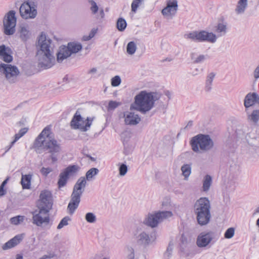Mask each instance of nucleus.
Segmentation results:
<instances>
[{
	"label": "nucleus",
	"instance_id": "obj_1",
	"mask_svg": "<svg viewBox=\"0 0 259 259\" xmlns=\"http://www.w3.org/2000/svg\"><path fill=\"white\" fill-rule=\"evenodd\" d=\"M33 148L37 153L41 154L45 151L50 153L52 163L58 160L57 155L61 151V145L51 136V128L46 127L33 143Z\"/></svg>",
	"mask_w": 259,
	"mask_h": 259
},
{
	"label": "nucleus",
	"instance_id": "obj_2",
	"mask_svg": "<svg viewBox=\"0 0 259 259\" xmlns=\"http://www.w3.org/2000/svg\"><path fill=\"white\" fill-rule=\"evenodd\" d=\"M52 205L51 193L47 190L42 191L37 204L38 210L32 212V224L42 228H50L51 224H50L49 212L52 209Z\"/></svg>",
	"mask_w": 259,
	"mask_h": 259
},
{
	"label": "nucleus",
	"instance_id": "obj_3",
	"mask_svg": "<svg viewBox=\"0 0 259 259\" xmlns=\"http://www.w3.org/2000/svg\"><path fill=\"white\" fill-rule=\"evenodd\" d=\"M99 171L98 168H92L86 172L85 177H81L78 179L74 186L71 199L67 206L68 213L70 214H73L79 205L81 196L84 191L87 184V180H92L94 176L98 174Z\"/></svg>",
	"mask_w": 259,
	"mask_h": 259
},
{
	"label": "nucleus",
	"instance_id": "obj_4",
	"mask_svg": "<svg viewBox=\"0 0 259 259\" xmlns=\"http://www.w3.org/2000/svg\"><path fill=\"white\" fill-rule=\"evenodd\" d=\"M161 96L157 92L142 91L135 97L134 103L131 105L130 109H134L142 114H146L153 108L155 102L160 98Z\"/></svg>",
	"mask_w": 259,
	"mask_h": 259
},
{
	"label": "nucleus",
	"instance_id": "obj_5",
	"mask_svg": "<svg viewBox=\"0 0 259 259\" xmlns=\"http://www.w3.org/2000/svg\"><path fill=\"white\" fill-rule=\"evenodd\" d=\"M210 202L207 197H201L196 201L193 206V211L198 224L200 226L208 224L211 220Z\"/></svg>",
	"mask_w": 259,
	"mask_h": 259
},
{
	"label": "nucleus",
	"instance_id": "obj_6",
	"mask_svg": "<svg viewBox=\"0 0 259 259\" xmlns=\"http://www.w3.org/2000/svg\"><path fill=\"white\" fill-rule=\"evenodd\" d=\"M192 150L195 152L208 151L214 146L212 140L208 135L199 134L194 137L191 140Z\"/></svg>",
	"mask_w": 259,
	"mask_h": 259
},
{
	"label": "nucleus",
	"instance_id": "obj_7",
	"mask_svg": "<svg viewBox=\"0 0 259 259\" xmlns=\"http://www.w3.org/2000/svg\"><path fill=\"white\" fill-rule=\"evenodd\" d=\"M185 38L194 42L207 41L214 43L217 40L215 34L205 30L193 31L184 35Z\"/></svg>",
	"mask_w": 259,
	"mask_h": 259
},
{
	"label": "nucleus",
	"instance_id": "obj_8",
	"mask_svg": "<svg viewBox=\"0 0 259 259\" xmlns=\"http://www.w3.org/2000/svg\"><path fill=\"white\" fill-rule=\"evenodd\" d=\"M170 211H158L152 213H149L145 218L144 222L151 228H155L164 220L172 216Z\"/></svg>",
	"mask_w": 259,
	"mask_h": 259
},
{
	"label": "nucleus",
	"instance_id": "obj_9",
	"mask_svg": "<svg viewBox=\"0 0 259 259\" xmlns=\"http://www.w3.org/2000/svg\"><path fill=\"white\" fill-rule=\"evenodd\" d=\"M81 49L82 46L80 44L74 42L68 43L67 47L64 46L61 47L57 54L58 62L61 63L65 59L70 56L72 54L78 52Z\"/></svg>",
	"mask_w": 259,
	"mask_h": 259
},
{
	"label": "nucleus",
	"instance_id": "obj_10",
	"mask_svg": "<svg viewBox=\"0 0 259 259\" xmlns=\"http://www.w3.org/2000/svg\"><path fill=\"white\" fill-rule=\"evenodd\" d=\"M134 236L137 243L144 246H147L155 241L157 237L155 231L150 232L147 229L143 231L137 230L134 234Z\"/></svg>",
	"mask_w": 259,
	"mask_h": 259
},
{
	"label": "nucleus",
	"instance_id": "obj_11",
	"mask_svg": "<svg viewBox=\"0 0 259 259\" xmlns=\"http://www.w3.org/2000/svg\"><path fill=\"white\" fill-rule=\"evenodd\" d=\"M14 10L9 11L3 19V32L7 35H13L15 32L17 18Z\"/></svg>",
	"mask_w": 259,
	"mask_h": 259
},
{
	"label": "nucleus",
	"instance_id": "obj_12",
	"mask_svg": "<svg viewBox=\"0 0 259 259\" xmlns=\"http://www.w3.org/2000/svg\"><path fill=\"white\" fill-rule=\"evenodd\" d=\"M36 8V5L34 2L26 0L20 7V16L24 19H34L37 14Z\"/></svg>",
	"mask_w": 259,
	"mask_h": 259
},
{
	"label": "nucleus",
	"instance_id": "obj_13",
	"mask_svg": "<svg viewBox=\"0 0 259 259\" xmlns=\"http://www.w3.org/2000/svg\"><path fill=\"white\" fill-rule=\"evenodd\" d=\"M77 111L74 115L70 125L74 129H79L82 132L88 131L90 127L93 118L88 117L85 120L80 114H78Z\"/></svg>",
	"mask_w": 259,
	"mask_h": 259
},
{
	"label": "nucleus",
	"instance_id": "obj_14",
	"mask_svg": "<svg viewBox=\"0 0 259 259\" xmlns=\"http://www.w3.org/2000/svg\"><path fill=\"white\" fill-rule=\"evenodd\" d=\"M37 47L40 49L37 53L53 54L54 45L52 40L43 32L38 38Z\"/></svg>",
	"mask_w": 259,
	"mask_h": 259
},
{
	"label": "nucleus",
	"instance_id": "obj_15",
	"mask_svg": "<svg viewBox=\"0 0 259 259\" xmlns=\"http://www.w3.org/2000/svg\"><path fill=\"white\" fill-rule=\"evenodd\" d=\"M0 72L5 75L9 82L12 83L19 74V70L16 66L4 63L0 64Z\"/></svg>",
	"mask_w": 259,
	"mask_h": 259
},
{
	"label": "nucleus",
	"instance_id": "obj_16",
	"mask_svg": "<svg viewBox=\"0 0 259 259\" xmlns=\"http://www.w3.org/2000/svg\"><path fill=\"white\" fill-rule=\"evenodd\" d=\"M77 165H73L68 166L62 171L59 176L58 186L59 188L64 187L70 176L74 174L78 170Z\"/></svg>",
	"mask_w": 259,
	"mask_h": 259
},
{
	"label": "nucleus",
	"instance_id": "obj_17",
	"mask_svg": "<svg viewBox=\"0 0 259 259\" xmlns=\"http://www.w3.org/2000/svg\"><path fill=\"white\" fill-rule=\"evenodd\" d=\"M215 234L212 231L201 232L197 237L196 244L199 247H205L213 243Z\"/></svg>",
	"mask_w": 259,
	"mask_h": 259
},
{
	"label": "nucleus",
	"instance_id": "obj_18",
	"mask_svg": "<svg viewBox=\"0 0 259 259\" xmlns=\"http://www.w3.org/2000/svg\"><path fill=\"white\" fill-rule=\"evenodd\" d=\"M178 10L177 0H166V6L162 11V15L168 18H172Z\"/></svg>",
	"mask_w": 259,
	"mask_h": 259
},
{
	"label": "nucleus",
	"instance_id": "obj_19",
	"mask_svg": "<svg viewBox=\"0 0 259 259\" xmlns=\"http://www.w3.org/2000/svg\"><path fill=\"white\" fill-rule=\"evenodd\" d=\"M38 65L45 69L51 68L54 64L55 57L53 54L37 53Z\"/></svg>",
	"mask_w": 259,
	"mask_h": 259
},
{
	"label": "nucleus",
	"instance_id": "obj_20",
	"mask_svg": "<svg viewBox=\"0 0 259 259\" xmlns=\"http://www.w3.org/2000/svg\"><path fill=\"white\" fill-rule=\"evenodd\" d=\"M257 104L259 106V95L256 93H249L245 97L244 99V105L245 107V111L248 109Z\"/></svg>",
	"mask_w": 259,
	"mask_h": 259
},
{
	"label": "nucleus",
	"instance_id": "obj_21",
	"mask_svg": "<svg viewBox=\"0 0 259 259\" xmlns=\"http://www.w3.org/2000/svg\"><path fill=\"white\" fill-rule=\"evenodd\" d=\"M124 122L126 125H135L138 124L141 121V118L138 114L133 112L126 111L123 113Z\"/></svg>",
	"mask_w": 259,
	"mask_h": 259
},
{
	"label": "nucleus",
	"instance_id": "obj_22",
	"mask_svg": "<svg viewBox=\"0 0 259 259\" xmlns=\"http://www.w3.org/2000/svg\"><path fill=\"white\" fill-rule=\"evenodd\" d=\"M245 142H244L246 146H248L249 148L256 149L259 147V130L257 131L255 135L251 134L248 136V138L246 137Z\"/></svg>",
	"mask_w": 259,
	"mask_h": 259
},
{
	"label": "nucleus",
	"instance_id": "obj_23",
	"mask_svg": "<svg viewBox=\"0 0 259 259\" xmlns=\"http://www.w3.org/2000/svg\"><path fill=\"white\" fill-rule=\"evenodd\" d=\"M227 32V23L225 21L219 22L215 27V32L217 37H221L226 35Z\"/></svg>",
	"mask_w": 259,
	"mask_h": 259
},
{
	"label": "nucleus",
	"instance_id": "obj_24",
	"mask_svg": "<svg viewBox=\"0 0 259 259\" xmlns=\"http://www.w3.org/2000/svg\"><path fill=\"white\" fill-rule=\"evenodd\" d=\"M89 2L91 6V8H90V10L92 12V13L94 15H95L97 13V12L99 11V14L97 15V19H100V20L102 19L104 17V16H105L103 9V8L99 9L98 6H97L96 3L93 0H90V1H89Z\"/></svg>",
	"mask_w": 259,
	"mask_h": 259
},
{
	"label": "nucleus",
	"instance_id": "obj_25",
	"mask_svg": "<svg viewBox=\"0 0 259 259\" xmlns=\"http://www.w3.org/2000/svg\"><path fill=\"white\" fill-rule=\"evenodd\" d=\"M22 239L21 235H16L14 238L8 241L4 244L2 248L3 250H7L8 249L14 247L18 244Z\"/></svg>",
	"mask_w": 259,
	"mask_h": 259
},
{
	"label": "nucleus",
	"instance_id": "obj_26",
	"mask_svg": "<svg viewBox=\"0 0 259 259\" xmlns=\"http://www.w3.org/2000/svg\"><path fill=\"white\" fill-rule=\"evenodd\" d=\"M22 239L21 235H16L14 238L8 241L4 244L2 248L3 250H7L8 249L14 247L18 244Z\"/></svg>",
	"mask_w": 259,
	"mask_h": 259
},
{
	"label": "nucleus",
	"instance_id": "obj_27",
	"mask_svg": "<svg viewBox=\"0 0 259 259\" xmlns=\"http://www.w3.org/2000/svg\"><path fill=\"white\" fill-rule=\"evenodd\" d=\"M20 37L22 41L26 42L31 37V33L29 30L27 26L22 25L19 29Z\"/></svg>",
	"mask_w": 259,
	"mask_h": 259
},
{
	"label": "nucleus",
	"instance_id": "obj_28",
	"mask_svg": "<svg viewBox=\"0 0 259 259\" xmlns=\"http://www.w3.org/2000/svg\"><path fill=\"white\" fill-rule=\"evenodd\" d=\"M247 0H239L235 9L236 14L241 15L244 14L247 7Z\"/></svg>",
	"mask_w": 259,
	"mask_h": 259
},
{
	"label": "nucleus",
	"instance_id": "obj_29",
	"mask_svg": "<svg viewBox=\"0 0 259 259\" xmlns=\"http://www.w3.org/2000/svg\"><path fill=\"white\" fill-rule=\"evenodd\" d=\"M212 183V177L209 175H205L202 180V191L207 192L210 189Z\"/></svg>",
	"mask_w": 259,
	"mask_h": 259
},
{
	"label": "nucleus",
	"instance_id": "obj_30",
	"mask_svg": "<svg viewBox=\"0 0 259 259\" xmlns=\"http://www.w3.org/2000/svg\"><path fill=\"white\" fill-rule=\"evenodd\" d=\"M247 120L254 124L259 120V109L253 110L251 113L247 112Z\"/></svg>",
	"mask_w": 259,
	"mask_h": 259
},
{
	"label": "nucleus",
	"instance_id": "obj_31",
	"mask_svg": "<svg viewBox=\"0 0 259 259\" xmlns=\"http://www.w3.org/2000/svg\"><path fill=\"white\" fill-rule=\"evenodd\" d=\"M191 59L193 61V62L195 64L201 63L203 62L207 58V55H199L197 57H196V54L192 53L191 54Z\"/></svg>",
	"mask_w": 259,
	"mask_h": 259
},
{
	"label": "nucleus",
	"instance_id": "obj_32",
	"mask_svg": "<svg viewBox=\"0 0 259 259\" xmlns=\"http://www.w3.org/2000/svg\"><path fill=\"white\" fill-rule=\"evenodd\" d=\"M215 75V74L213 72H211L207 75L205 81V90L207 92H209L211 90L212 81Z\"/></svg>",
	"mask_w": 259,
	"mask_h": 259
},
{
	"label": "nucleus",
	"instance_id": "obj_33",
	"mask_svg": "<svg viewBox=\"0 0 259 259\" xmlns=\"http://www.w3.org/2000/svg\"><path fill=\"white\" fill-rule=\"evenodd\" d=\"M31 175H22L21 178V184L23 189H29L30 186Z\"/></svg>",
	"mask_w": 259,
	"mask_h": 259
},
{
	"label": "nucleus",
	"instance_id": "obj_34",
	"mask_svg": "<svg viewBox=\"0 0 259 259\" xmlns=\"http://www.w3.org/2000/svg\"><path fill=\"white\" fill-rule=\"evenodd\" d=\"M181 170L182 171L183 175L185 177V178H188L191 172V165L188 164H184L181 167Z\"/></svg>",
	"mask_w": 259,
	"mask_h": 259
},
{
	"label": "nucleus",
	"instance_id": "obj_35",
	"mask_svg": "<svg viewBox=\"0 0 259 259\" xmlns=\"http://www.w3.org/2000/svg\"><path fill=\"white\" fill-rule=\"evenodd\" d=\"M137 50V46L135 42L130 41L126 47L127 53L130 55H133Z\"/></svg>",
	"mask_w": 259,
	"mask_h": 259
},
{
	"label": "nucleus",
	"instance_id": "obj_36",
	"mask_svg": "<svg viewBox=\"0 0 259 259\" xmlns=\"http://www.w3.org/2000/svg\"><path fill=\"white\" fill-rule=\"evenodd\" d=\"M28 131V128L26 127L21 128L18 134L15 135V139L11 142V145H13L17 140L21 137L23 136ZM12 146H11V147Z\"/></svg>",
	"mask_w": 259,
	"mask_h": 259
},
{
	"label": "nucleus",
	"instance_id": "obj_37",
	"mask_svg": "<svg viewBox=\"0 0 259 259\" xmlns=\"http://www.w3.org/2000/svg\"><path fill=\"white\" fill-rule=\"evenodd\" d=\"M25 219L24 216L17 215L10 219V223L15 225H18L22 223Z\"/></svg>",
	"mask_w": 259,
	"mask_h": 259
},
{
	"label": "nucleus",
	"instance_id": "obj_38",
	"mask_svg": "<svg viewBox=\"0 0 259 259\" xmlns=\"http://www.w3.org/2000/svg\"><path fill=\"white\" fill-rule=\"evenodd\" d=\"M116 26L118 30L122 31L126 28V22L124 19L122 18H119L117 21Z\"/></svg>",
	"mask_w": 259,
	"mask_h": 259
},
{
	"label": "nucleus",
	"instance_id": "obj_39",
	"mask_svg": "<svg viewBox=\"0 0 259 259\" xmlns=\"http://www.w3.org/2000/svg\"><path fill=\"white\" fill-rule=\"evenodd\" d=\"M144 0H133L132 5H131V9L132 11L134 13H136L139 6L141 5Z\"/></svg>",
	"mask_w": 259,
	"mask_h": 259
},
{
	"label": "nucleus",
	"instance_id": "obj_40",
	"mask_svg": "<svg viewBox=\"0 0 259 259\" xmlns=\"http://www.w3.org/2000/svg\"><path fill=\"white\" fill-rule=\"evenodd\" d=\"M126 259L135 258V251L132 247L129 246L126 247Z\"/></svg>",
	"mask_w": 259,
	"mask_h": 259
},
{
	"label": "nucleus",
	"instance_id": "obj_41",
	"mask_svg": "<svg viewBox=\"0 0 259 259\" xmlns=\"http://www.w3.org/2000/svg\"><path fill=\"white\" fill-rule=\"evenodd\" d=\"M85 220L90 223H94L96 221V215L92 212H88L85 216Z\"/></svg>",
	"mask_w": 259,
	"mask_h": 259
},
{
	"label": "nucleus",
	"instance_id": "obj_42",
	"mask_svg": "<svg viewBox=\"0 0 259 259\" xmlns=\"http://www.w3.org/2000/svg\"><path fill=\"white\" fill-rule=\"evenodd\" d=\"M235 234V229L231 227L228 229L225 233L224 237L227 239L232 238Z\"/></svg>",
	"mask_w": 259,
	"mask_h": 259
},
{
	"label": "nucleus",
	"instance_id": "obj_43",
	"mask_svg": "<svg viewBox=\"0 0 259 259\" xmlns=\"http://www.w3.org/2000/svg\"><path fill=\"white\" fill-rule=\"evenodd\" d=\"M71 219L69 217H64L60 222L57 226L58 229H61L64 226H67L68 223V221H70Z\"/></svg>",
	"mask_w": 259,
	"mask_h": 259
},
{
	"label": "nucleus",
	"instance_id": "obj_44",
	"mask_svg": "<svg viewBox=\"0 0 259 259\" xmlns=\"http://www.w3.org/2000/svg\"><path fill=\"white\" fill-rule=\"evenodd\" d=\"M127 171V166L125 164H120L119 167V174L120 176H124L126 175Z\"/></svg>",
	"mask_w": 259,
	"mask_h": 259
},
{
	"label": "nucleus",
	"instance_id": "obj_45",
	"mask_svg": "<svg viewBox=\"0 0 259 259\" xmlns=\"http://www.w3.org/2000/svg\"><path fill=\"white\" fill-rule=\"evenodd\" d=\"M120 83L121 79L118 75L114 76L111 79V85L113 87H117L120 84Z\"/></svg>",
	"mask_w": 259,
	"mask_h": 259
},
{
	"label": "nucleus",
	"instance_id": "obj_46",
	"mask_svg": "<svg viewBox=\"0 0 259 259\" xmlns=\"http://www.w3.org/2000/svg\"><path fill=\"white\" fill-rule=\"evenodd\" d=\"M120 105V103L119 102H117L113 101H110L108 104V110H114L116 108H117L118 106H119Z\"/></svg>",
	"mask_w": 259,
	"mask_h": 259
},
{
	"label": "nucleus",
	"instance_id": "obj_47",
	"mask_svg": "<svg viewBox=\"0 0 259 259\" xmlns=\"http://www.w3.org/2000/svg\"><path fill=\"white\" fill-rule=\"evenodd\" d=\"M3 60L7 63H10L13 60V57L7 53L5 55L1 57Z\"/></svg>",
	"mask_w": 259,
	"mask_h": 259
},
{
	"label": "nucleus",
	"instance_id": "obj_48",
	"mask_svg": "<svg viewBox=\"0 0 259 259\" xmlns=\"http://www.w3.org/2000/svg\"><path fill=\"white\" fill-rule=\"evenodd\" d=\"M52 171V169L50 167H42L40 169V172L45 177H47L48 174Z\"/></svg>",
	"mask_w": 259,
	"mask_h": 259
},
{
	"label": "nucleus",
	"instance_id": "obj_49",
	"mask_svg": "<svg viewBox=\"0 0 259 259\" xmlns=\"http://www.w3.org/2000/svg\"><path fill=\"white\" fill-rule=\"evenodd\" d=\"M8 49H9L8 48H7L4 45L0 46V57H2L8 53L7 51Z\"/></svg>",
	"mask_w": 259,
	"mask_h": 259
},
{
	"label": "nucleus",
	"instance_id": "obj_50",
	"mask_svg": "<svg viewBox=\"0 0 259 259\" xmlns=\"http://www.w3.org/2000/svg\"><path fill=\"white\" fill-rule=\"evenodd\" d=\"M203 71V69H199L198 68H195L193 70H192L191 74L192 76H195L200 74Z\"/></svg>",
	"mask_w": 259,
	"mask_h": 259
},
{
	"label": "nucleus",
	"instance_id": "obj_51",
	"mask_svg": "<svg viewBox=\"0 0 259 259\" xmlns=\"http://www.w3.org/2000/svg\"><path fill=\"white\" fill-rule=\"evenodd\" d=\"M253 74L254 78L255 79V80L259 78V64L254 69Z\"/></svg>",
	"mask_w": 259,
	"mask_h": 259
},
{
	"label": "nucleus",
	"instance_id": "obj_52",
	"mask_svg": "<svg viewBox=\"0 0 259 259\" xmlns=\"http://www.w3.org/2000/svg\"><path fill=\"white\" fill-rule=\"evenodd\" d=\"M97 32V29L93 28L91 31L90 32L89 34L88 35L89 36V37L92 38L96 34Z\"/></svg>",
	"mask_w": 259,
	"mask_h": 259
},
{
	"label": "nucleus",
	"instance_id": "obj_53",
	"mask_svg": "<svg viewBox=\"0 0 259 259\" xmlns=\"http://www.w3.org/2000/svg\"><path fill=\"white\" fill-rule=\"evenodd\" d=\"M172 248L171 246L169 245V246L167 247L166 251L165 252V254L167 255L168 257H170L171 255V253L172 252Z\"/></svg>",
	"mask_w": 259,
	"mask_h": 259
},
{
	"label": "nucleus",
	"instance_id": "obj_54",
	"mask_svg": "<svg viewBox=\"0 0 259 259\" xmlns=\"http://www.w3.org/2000/svg\"><path fill=\"white\" fill-rule=\"evenodd\" d=\"M4 187L0 186V197L4 196L6 194V190L4 189Z\"/></svg>",
	"mask_w": 259,
	"mask_h": 259
},
{
	"label": "nucleus",
	"instance_id": "obj_55",
	"mask_svg": "<svg viewBox=\"0 0 259 259\" xmlns=\"http://www.w3.org/2000/svg\"><path fill=\"white\" fill-rule=\"evenodd\" d=\"M242 129H239V128H238L236 131V135L237 136H238V138H240L242 137V136H244V133H243V134H241L240 133V132L241 131Z\"/></svg>",
	"mask_w": 259,
	"mask_h": 259
},
{
	"label": "nucleus",
	"instance_id": "obj_56",
	"mask_svg": "<svg viewBox=\"0 0 259 259\" xmlns=\"http://www.w3.org/2000/svg\"><path fill=\"white\" fill-rule=\"evenodd\" d=\"M54 255L50 254L49 255H44L41 257V259H47V258H51L53 257Z\"/></svg>",
	"mask_w": 259,
	"mask_h": 259
},
{
	"label": "nucleus",
	"instance_id": "obj_57",
	"mask_svg": "<svg viewBox=\"0 0 259 259\" xmlns=\"http://www.w3.org/2000/svg\"><path fill=\"white\" fill-rule=\"evenodd\" d=\"M97 72V69L96 68H93L90 70L88 73H95Z\"/></svg>",
	"mask_w": 259,
	"mask_h": 259
},
{
	"label": "nucleus",
	"instance_id": "obj_58",
	"mask_svg": "<svg viewBox=\"0 0 259 259\" xmlns=\"http://www.w3.org/2000/svg\"><path fill=\"white\" fill-rule=\"evenodd\" d=\"M91 39V38L89 37V35H84L82 37V40L84 41H88Z\"/></svg>",
	"mask_w": 259,
	"mask_h": 259
},
{
	"label": "nucleus",
	"instance_id": "obj_59",
	"mask_svg": "<svg viewBox=\"0 0 259 259\" xmlns=\"http://www.w3.org/2000/svg\"><path fill=\"white\" fill-rule=\"evenodd\" d=\"M86 156L89 157L92 161H95L96 160V159L93 157H92L90 155H86Z\"/></svg>",
	"mask_w": 259,
	"mask_h": 259
},
{
	"label": "nucleus",
	"instance_id": "obj_60",
	"mask_svg": "<svg viewBox=\"0 0 259 259\" xmlns=\"http://www.w3.org/2000/svg\"><path fill=\"white\" fill-rule=\"evenodd\" d=\"M23 256L21 254H18L16 255V259H23Z\"/></svg>",
	"mask_w": 259,
	"mask_h": 259
},
{
	"label": "nucleus",
	"instance_id": "obj_61",
	"mask_svg": "<svg viewBox=\"0 0 259 259\" xmlns=\"http://www.w3.org/2000/svg\"><path fill=\"white\" fill-rule=\"evenodd\" d=\"M193 124V122L192 121H189L187 124V125L186 126V128L188 127V126H191Z\"/></svg>",
	"mask_w": 259,
	"mask_h": 259
},
{
	"label": "nucleus",
	"instance_id": "obj_62",
	"mask_svg": "<svg viewBox=\"0 0 259 259\" xmlns=\"http://www.w3.org/2000/svg\"><path fill=\"white\" fill-rule=\"evenodd\" d=\"M7 181H8V179L5 180L3 183L2 184H1V186H3V187H4L5 186V185L7 184Z\"/></svg>",
	"mask_w": 259,
	"mask_h": 259
},
{
	"label": "nucleus",
	"instance_id": "obj_63",
	"mask_svg": "<svg viewBox=\"0 0 259 259\" xmlns=\"http://www.w3.org/2000/svg\"><path fill=\"white\" fill-rule=\"evenodd\" d=\"M256 225L259 227V218L256 221Z\"/></svg>",
	"mask_w": 259,
	"mask_h": 259
},
{
	"label": "nucleus",
	"instance_id": "obj_64",
	"mask_svg": "<svg viewBox=\"0 0 259 259\" xmlns=\"http://www.w3.org/2000/svg\"><path fill=\"white\" fill-rule=\"evenodd\" d=\"M256 212H259V206L257 207L255 210Z\"/></svg>",
	"mask_w": 259,
	"mask_h": 259
}]
</instances>
